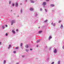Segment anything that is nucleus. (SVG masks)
<instances>
[{
  "instance_id": "nucleus-1",
  "label": "nucleus",
  "mask_w": 64,
  "mask_h": 64,
  "mask_svg": "<svg viewBox=\"0 0 64 64\" xmlns=\"http://www.w3.org/2000/svg\"><path fill=\"white\" fill-rule=\"evenodd\" d=\"M15 22V20H12L11 21V25H12L13 24V23H14Z\"/></svg>"
},
{
  "instance_id": "nucleus-2",
  "label": "nucleus",
  "mask_w": 64,
  "mask_h": 64,
  "mask_svg": "<svg viewBox=\"0 0 64 64\" xmlns=\"http://www.w3.org/2000/svg\"><path fill=\"white\" fill-rule=\"evenodd\" d=\"M46 2H43L42 4V5L43 6H45L46 5Z\"/></svg>"
},
{
  "instance_id": "nucleus-3",
  "label": "nucleus",
  "mask_w": 64,
  "mask_h": 64,
  "mask_svg": "<svg viewBox=\"0 0 64 64\" xmlns=\"http://www.w3.org/2000/svg\"><path fill=\"white\" fill-rule=\"evenodd\" d=\"M15 5L16 7H18V3L17 2H16Z\"/></svg>"
},
{
  "instance_id": "nucleus-4",
  "label": "nucleus",
  "mask_w": 64,
  "mask_h": 64,
  "mask_svg": "<svg viewBox=\"0 0 64 64\" xmlns=\"http://www.w3.org/2000/svg\"><path fill=\"white\" fill-rule=\"evenodd\" d=\"M30 3H34L35 2L32 0H30Z\"/></svg>"
},
{
  "instance_id": "nucleus-5",
  "label": "nucleus",
  "mask_w": 64,
  "mask_h": 64,
  "mask_svg": "<svg viewBox=\"0 0 64 64\" xmlns=\"http://www.w3.org/2000/svg\"><path fill=\"white\" fill-rule=\"evenodd\" d=\"M30 11H33L34 10V8H30Z\"/></svg>"
},
{
  "instance_id": "nucleus-6",
  "label": "nucleus",
  "mask_w": 64,
  "mask_h": 64,
  "mask_svg": "<svg viewBox=\"0 0 64 64\" xmlns=\"http://www.w3.org/2000/svg\"><path fill=\"white\" fill-rule=\"evenodd\" d=\"M23 12L22 9V8H20V12L21 14H22V12Z\"/></svg>"
},
{
  "instance_id": "nucleus-7",
  "label": "nucleus",
  "mask_w": 64,
  "mask_h": 64,
  "mask_svg": "<svg viewBox=\"0 0 64 64\" xmlns=\"http://www.w3.org/2000/svg\"><path fill=\"white\" fill-rule=\"evenodd\" d=\"M54 52L55 54V53H57V50H56V49H55L54 50Z\"/></svg>"
},
{
  "instance_id": "nucleus-8",
  "label": "nucleus",
  "mask_w": 64,
  "mask_h": 64,
  "mask_svg": "<svg viewBox=\"0 0 64 64\" xmlns=\"http://www.w3.org/2000/svg\"><path fill=\"white\" fill-rule=\"evenodd\" d=\"M52 37L51 36H49V37H48V40H50L52 38Z\"/></svg>"
},
{
  "instance_id": "nucleus-9",
  "label": "nucleus",
  "mask_w": 64,
  "mask_h": 64,
  "mask_svg": "<svg viewBox=\"0 0 64 64\" xmlns=\"http://www.w3.org/2000/svg\"><path fill=\"white\" fill-rule=\"evenodd\" d=\"M12 33H13V34H15V31H14V30H12Z\"/></svg>"
},
{
  "instance_id": "nucleus-10",
  "label": "nucleus",
  "mask_w": 64,
  "mask_h": 64,
  "mask_svg": "<svg viewBox=\"0 0 64 64\" xmlns=\"http://www.w3.org/2000/svg\"><path fill=\"white\" fill-rule=\"evenodd\" d=\"M60 28L61 29H62V28H63V25H62V24H61Z\"/></svg>"
},
{
  "instance_id": "nucleus-11",
  "label": "nucleus",
  "mask_w": 64,
  "mask_h": 64,
  "mask_svg": "<svg viewBox=\"0 0 64 64\" xmlns=\"http://www.w3.org/2000/svg\"><path fill=\"white\" fill-rule=\"evenodd\" d=\"M50 6H51V7H54V5L53 4H51L50 5Z\"/></svg>"
},
{
  "instance_id": "nucleus-12",
  "label": "nucleus",
  "mask_w": 64,
  "mask_h": 64,
  "mask_svg": "<svg viewBox=\"0 0 64 64\" xmlns=\"http://www.w3.org/2000/svg\"><path fill=\"white\" fill-rule=\"evenodd\" d=\"M40 39H39L37 40V41H36V42H37V43H39V42H40Z\"/></svg>"
},
{
  "instance_id": "nucleus-13",
  "label": "nucleus",
  "mask_w": 64,
  "mask_h": 64,
  "mask_svg": "<svg viewBox=\"0 0 64 64\" xmlns=\"http://www.w3.org/2000/svg\"><path fill=\"white\" fill-rule=\"evenodd\" d=\"M26 48H28V44H27L25 46Z\"/></svg>"
},
{
  "instance_id": "nucleus-14",
  "label": "nucleus",
  "mask_w": 64,
  "mask_h": 64,
  "mask_svg": "<svg viewBox=\"0 0 64 64\" xmlns=\"http://www.w3.org/2000/svg\"><path fill=\"white\" fill-rule=\"evenodd\" d=\"M6 62V60H4V64H5Z\"/></svg>"
},
{
  "instance_id": "nucleus-15",
  "label": "nucleus",
  "mask_w": 64,
  "mask_h": 64,
  "mask_svg": "<svg viewBox=\"0 0 64 64\" xmlns=\"http://www.w3.org/2000/svg\"><path fill=\"white\" fill-rule=\"evenodd\" d=\"M42 31L40 30L38 32V33H39V34H40V33H42Z\"/></svg>"
},
{
  "instance_id": "nucleus-16",
  "label": "nucleus",
  "mask_w": 64,
  "mask_h": 64,
  "mask_svg": "<svg viewBox=\"0 0 64 64\" xmlns=\"http://www.w3.org/2000/svg\"><path fill=\"white\" fill-rule=\"evenodd\" d=\"M60 62H61L60 61H58V64H60Z\"/></svg>"
},
{
  "instance_id": "nucleus-17",
  "label": "nucleus",
  "mask_w": 64,
  "mask_h": 64,
  "mask_svg": "<svg viewBox=\"0 0 64 64\" xmlns=\"http://www.w3.org/2000/svg\"><path fill=\"white\" fill-rule=\"evenodd\" d=\"M26 52H28V51H29V50L28 49H26Z\"/></svg>"
},
{
  "instance_id": "nucleus-18",
  "label": "nucleus",
  "mask_w": 64,
  "mask_h": 64,
  "mask_svg": "<svg viewBox=\"0 0 64 64\" xmlns=\"http://www.w3.org/2000/svg\"><path fill=\"white\" fill-rule=\"evenodd\" d=\"M56 24H55V23H54V24H53V26H55Z\"/></svg>"
},
{
  "instance_id": "nucleus-19",
  "label": "nucleus",
  "mask_w": 64,
  "mask_h": 64,
  "mask_svg": "<svg viewBox=\"0 0 64 64\" xmlns=\"http://www.w3.org/2000/svg\"><path fill=\"white\" fill-rule=\"evenodd\" d=\"M48 20H45L44 21V22H47L48 21Z\"/></svg>"
},
{
  "instance_id": "nucleus-20",
  "label": "nucleus",
  "mask_w": 64,
  "mask_h": 64,
  "mask_svg": "<svg viewBox=\"0 0 64 64\" xmlns=\"http://www.w3.org/2000/svg\"><path fill=\"white\" fill-rule=\"evenodd\" d=\"M15 4H14L13 3V4H12V6H14V5Z\"/></svg>"
},
{
  "instance_id": "nucleus-21",
  "label": "nucleus",
  "mask_w": 64,
  "mask_h": 64,
  "mask_svg": "<svg viewBox=\"0 0 64 64\" xmlns=\"http://www.w3.org/2000/svg\"><path fill=\"white\" fill-rule=\"evenodd\" d=\"M2 28L3 29H4V28H5V27H4V26H2Z\"/></svg>"
},
{
  "instance_id": "nucleus-22",
  "label": "nucleus",
  "mask_w": 64,
  "mask_h": 64,
  "mask_svg": "<svg viewBox=\"0 0 64 64\" xmlns=\"http://www.w3.org/2000/svg\"><path fill=\"white\" fill-rule=\"evenodd\" d=\"M22 56V58H24V57H25V56L24 55H23V56Z\"/></svg>"
},
{
  "instance_id": "nucleus-23",
  "label": "nucleus",
  "mask_w": 64,
  "mask_h": 64,
  "mask_svg": "<svg viewBox=\"0 0 64 64\" xmlns=\"http://www.w3.org/2000/svg\"><path fill=\"white\" fill-rule=\"evenodd\" d=\"M37 15H38L37 14V13H36V14H35L36 16V17L37 16Z\"/></svg>"
},
{
  "instance_id": "nucleus-24",
  "label": "nucleus",
  "mask_w": 64,
  "mask_h": 64,
  "mask_svg": "<svg viewBox=\"0 0 64 64\" xmlns=\"http://www.w3.org/2000/svg\"><path fill=\"white\" fill-rule=\"evenodd\" d=\"M22 44H22V43H21L20 44V46H21V47H22Z\"/></svg>"
},
{
  "instance_id": "nucleus-25",
  "label": "nucleus",
  "mask_w": 64,
  "mask_h": 64,
  "mask_svg": "<svg viewBox=\"0 0 64 64\" xmlns=\"http://www.w3.org/2000/svg\"><path fill=\"white\" fill-rule=\"evenodd\" d=\"M11 1H10L9 2V4H11Z\"/></svg>"
},
{
  "instance_id": "nucleus-26",
  "label": "nucleus",
  "mask_w": 64,
  "mask_h": 64,
  "mask_svg": "<svg viewBox=\"0 0 64 64\" xmlns=\"http://www.w3.org/2000/svg\"><path fill=\"white\" fill-rule=\"evenodd\" d=\"M6 36H8V34H7V33H6Z\"/></svg>"
},
{
  "instance_id": "nucleus-27",
  "label": "nucleus",
  "mask_w": 64,
  "mask_h": 64,
  "mask_svg": "<svg viewBox=\"0 0 64 64\" xmlns=\"http://www.w3.org/2000/svg\"><path fill=\"white\" fill-rule=\"evenodd\" d=\"M54 62H53L51 64H54Z\"/></svg>"
},
{
  "instance_id": "nucleus-28",
  "label": "nucleus",
  "mask_w": 64,
  "mask_h": 64,
  "mask_svg": "<svg viewBox=\"0 0 64 64\" xmlns=\"http://www.w3.org/2000/svg\"><path fill=\"white\" fill-rule=\"evenodd\" d=\"M27 2V0H25V2L26 3Z\"/></svg>"
},
{
  "instance_id": "nucleus-29",
  "label": "nucleus",
  "mask_w": 64,
  "mask_h": 64,
  "mask_svg": "<svg viewBox=\"0 0 64 64\" xmlns=\"http://www.w3.org/2000/svg\"><path fill=\"white\" fill-rule=\"evenodd\" d=\"M14 53H16V51H14Z\"/></svg>"
},
{
  "instance_id": "nucleus-30",
  "label": "nucleus",
  "mask_w": 64,
  "mask_h": 64,
  "mask_svg": "<svg viewBox=\"0 0 64 64\" xmlns=\"http://www.w3.org/2000/svg\"><path fill=\"white\" fill-rule=\"evenodd\" d=\"M45 11L46 12H47V10L45 9Z\"/></svg>"
},
{
  "instance_id": "nucleus-31",
  "label": "nucleus",
  "mask_w": 64,
  "mask_h": 64,
  "mask_svg": "<svg viewBox=\"0 0 64 64\" xmlns=\"http://www.w3.org/2000/svg\"><path fill=\"white\" fill-rule=\"evenodd\" d=\"M32 50H33V49L32 48L30 49V50H31V51H32Z\"/></svg>"
},
{
  "instance_id": "nucleus-32",
  "label": "nucleus",
  "mask_w": 64,
  "mask_h": 64,
  "mask_svg": "<svg viewBox=\"0 0 64 64\" xmlns=\"http://www.w3.org/2000/svg\"><path fill=\"white\" fill-rule=\"evenodd\" d=\"M21 48L22 49H23V47L22 46H21Z\"/></svg>"
},
{
  "instance_id": "nucleus-33",
  "label": "nucleus",
  "mask_w": 64,
  "mask_h": 64,
  "mask_svg": "<svg viewBox=\"0 0 64 64\" xmlns=\"http://www.w3.org/2000/svg\"><path fill=\"white\" fill-rule=\"evenodd\" d=\"M42 8H41L40 9V10L42 11Z\"/></svg>"
},
{
  "instance_id": "nucleus-34",
  "label": "nucleus",
  "mask_w": 64,
  "mask_h": 64,
  "mask_svg": "<svg viewBox=\"0 0 64 64\" xmlns=\"http://www.w3.org/2000/svg\"><path fill=\"white\" fill-rule=\"evenodd\" d=\"M8 49H10V47L9 46V47H8Z\"/></svg>"
},
{
  "instance_id": "nucleus-35",
  "label": "nucleus",
  "mask_w": 64,
  "mask_h": 64,
  "mask_svg": "<svg viewBox=\"0 0 64 64\" xmlns=\"http://www.w3.org/2000/svg\"><path fill=\"white\" fill-rule=\"evenodd\" d=\"M5 26H6V27H8L7 25H5Z\"/></svg>"
},
{
  "instance_id": "nucleus-36",
  "label": "nucleus",
  "mask_w": 64,
  "mask_h": 64,
  "mask_svg": "<svg viewBox=\"0 0 64 64\" xmlns=\"http://www.w3.org/2000/svg\"><path fill=\"white\" fill-rule=\"evenodd\" d=\"M15 49H18V47H16V48H15Z\"/></svg>"
},
{
  "instance_id": "nucleus-37",
  "label": "nucleus",
  "mask_w": 64,
  "mask_h": 64,
  "mask_svg": "<svg viewBox=\"0 0 64 64\" xmlns=\"http://www.w3.org/2000/svg\"><path fill=\"white\" fill-rule=\"evenodd\" d=\"M47 60H49V58H47Z\"/></svg>"
},
{
  "instance_id": "nucleus-38",
  "label": "nucleus",
  "mask_w": 64,
  "mask_h": 64,
  "mask_svg": "<svg viewBox=\"0 0 64 64\" xmlns=\"http://www.w3.org/2000/svg\"><path fill=\"white\" fill-rule=\"evenodd\" d=\"M16 31H18V29H17L16 30Z\"/></svg>"
},
{
  "instance_id": "nucleus-39",
  "label": "nucleus",
  "mask_w": 64,
  "mask_h": 64,
  "mask_svg": "<svg viewBox=\"0 0 64 64\" xmlns=\"http://www.w3.org/2000/svg\"><path fill=\"white\" fill-rule=\"evenodd\" d=\"M9 46L10 47H11V45H9Z\"/></svg>"
},
{
  "instance_id": "nucleus-40",
  "label": "nucleus",
  "mask_w": 64,
  "mask_h": 64,
  "mask_svg": "<svg viewBox=\"0 0 64 64\" xmlns=\"http://www.w3.org/2000/svg\"><path fill=\"white\" fill-rule=\"evenodd\" d=\"M2 44L1 42H0V45H2Z\"/></svg>"
},
{
  "instance_id": "nucleus-41",
  "label": "nucleus",
  "mask_w": 64,
  "mask_h": 64,
  "mask_svg": "<svg viewBox=\"0 0 64 64\" xmlns=\"http://www.w3.org/2000/svg\"><path fill=\"white\" fill-rule=\"evenodd\" d=\"M46 1H49V0H46Z\"/></svg>"
},
{
  "instance_id": "nucleus-42",
  "label": "nucleus",
  "mask_w": 64,
  "mask_h": 64,
  "mask_svg": "<svg viewBox=\"0 0 64 64\" xmlns=\"http://www.w3.org/2000/svg\"><path fill=\"white\" fill-rule=\"evenodd\" d=\"M62 48L63 49H64V47L63 46L62 47Z\"/></svg>"
},
{
  "instance_id": "nucleus-43",
  "label": "nucleus",
  "mask_w": 64,
  "mask_h": 64,
  "mask_svg": "<svg viewBox=\"0 0 64 64\" xmlns=\"http://www.w3.org/2000/svg\"><path fill=\"white\" fill-rule=\"evenodd\" d=\"M60 22H61V21H60L58 22V23H60Z\"/></svg>"
},
{
  "instance_id": "nucleus-44",
  "label": "nucleus",
  "mask_w": 64,
  "mask_h": 64,
  "mask_svg": "<svg viewBox=\"0 0 64 64\" xmlns=\"http://www.w3.org/2000/svg\"><path fill=\"white\" fill-rule=\"evenodd\" d=\"M16 64H19V63L18 62L16 63Z\"/></svg>"
},
{
  "instance_id": "nucleus-45",
  "label": "nucleus",
  "mask_w": 64,
  "mask_h": 64,
  "mask_svg": "<svg viewBox=\"0 0 64 64\" xmlns=\"http://www.w3.org/2000/svg\"><path fill=\"white\" fill-rule=\"evenodd\" d=\"M20 4L21 5H22V3H21Z\"/></svg>"
},
{
  "instance_id": "nucleus-46",
  "label": "nucleus",
  "mask_w": 64,
  "mask_h": 64,
  "mask_svg": "<svg viewBox=\"0 0 64 64\" xmlns=\"http://www.w3.org/2000/svg\"><path fill=\"white\" fill-rule=\"evenodd\" d=\"M51 24H52V25H53V22H52V23H51Z\"/></svg>"
},
{
  "instance_id": "nucleus-47",
  "label": "nucleus",
  "mask_w": 64,
  "mask_h": 64,
  "mask_svg": "<svg viewBox=\"0 0 64 64\" xmlns=\"http://www.w3.org/2000/svg\"><path fill=\"white\" fill-rule=\"evenodd\" d=\"M46 48H47V46H46Z\"/></svg>"
},
{
  "instance_id": "nucleus-48",
  "label": "nucleus",
  "mask_w": 64,
  "mask_h": 64,
  "mask_svg": "<svg viewBox=\"0 0 64 64\" xmlns=\"http://www.w3.org/2000/svg\"><path fill=\"white\" fill-rule=\"evenodd\" d=\"M37 47H38V46H37Z\"/></svg>"
},
{
  "instance_id": "nucleus-49",
  "label": "nucleus",
  "mask_w": 64,
  "mask_h": 64,
  "mask_svg": "<svg viewBox=\"0 0 64 64\" xmlns=\"http://www.w3.org/2000/svg\"><path fill=\"white\" fill-rule=\"evenodd\" d=\"M53 11H54L53 10H52V12H53Z\"/></svg>"
},
{
  "instance_id": "nucleus-50",
  "label": "nucleus",
  "mask_w": 64,
  "mask_h": 64,
  "mask_svg": "<svg viewBox=\"0 0 64 64\" xmlns=\"http://www.w3.org/2000/svg\"><path fill=\"white\" fill-rule=\"evenodd\" d=\"M38 28H40V27H39Z\"/></svg>"
}]
</instances>
